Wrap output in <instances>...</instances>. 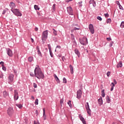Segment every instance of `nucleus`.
I'll return each instance as SVG.
<instances>
[{
	"instance_id": "f257e3e1",
	"label": "nucleus",
	"mask_w": 124,
	"mask_h": 124,
	"mask_svg": "<svg viewBox=\"0 0 124 124\" xmlns=\"http://www.w3.org/2000/svg\"><path fill=\"white\" fill-rule=\"evenodd\" d=\"M34 75L38 79H43L44 78V75L41 71V69L39 68L38 65H36L34 70Z\"/></svg>"
},
{
	"instance_id": "f03ea898",
	"label": "nucleus",
	"mask_w": 124,
	"mask_h": 124,
	"mask_svg": "<svg viewBox=\"0 0 124 124\" xmlns=\"http://www.w3.org/2000/svg\"><path fill=\"white\" fill-rule=\"evenodd\" d=\"M47 37H48V30L45 31L42 33V40L43 41V43H45V41H46Z\"/></svg>"
},
{
	"instance_id": "7ed1b4c3",
	"label": "nucleus",
	"mask_w": 124,
	"mask_h": 124,
	"mask_svg": "<svg viewBox=\"0 0 124 124\" xmlns=\"http://www.w3.org/2000/svg\"><path fill=\"white\" fill-rule=\"evenodd\" d=\"M11 11H12L13 13L16 16H22L21 12L19 11V9H11Z\"/></svg>"
},
{
	"instance_id": "20e7f679",
	"label": "nucleus",
	"mask_w": 124,
	"mask_h": 124,
	"mask_svg": "<svg viewBox=\"0 0 124 124\" xmlns=\"http://www.w3.org/2000/svg\"><path fill=\"white\" fill-rule=\"evenodd\" d=\"M79 42L82 45L86 46L88 44V39L86 37H84L82 39H79Z\"/></svg>"
},
{
	"instance_id": "39448f33",
	"label": "nucleus",
	"mask_w": 124,
	"mask_h": 124,
	"mask_svg": "<svg viewBox=\"0 0 124 124\" xmlns=\"http://www.w3.org/2000/svg\"><path fill=\"white\" fill-rule=\"evenodd\" d=\"M85 107L89 116H92V110H91V109L90 108V106L89 105L88 102H87L86 104H85Z\"/></svg>"
},
{
	"instance_id": "423d86ee",
	"label": "nucleus",
	"mask_w": 124,
	"mask_h": 124,
	"mask_svg": "<svg viewBox=\"0 0 124 124\" xmlns=\"http://www.w3.org/2000/svg\"><path fill=\"white\" fill-rule=\"evenodd\" d=\"M14 80V75L13 74L9 75L8 77V80L9 84H11V83L13 82Z\"/></svg>"
},
{
	"instance_id": "0eeeda50",
	"label": "nucleus",
	"mask_w": 124,
	"mask_h": 124,
	"mask_svg": "<svg viewBox=\"0 0 124 124\" xmlns=\"http://www.w3.org/2000/svg\"><path fill=\"white\" fill-rule=\"evenodd\" d=\"M89 30H90V32L93 34L94 33V29L93 28V24H90L89 26Z\"/></svg>"
},
{
	"instance_id": "6e6552de",
	"label": "nucleus",
	"mask_w": 124,
	"mask_h": 124,
	"mask_svg": "<svg viewBox=\"0 0 124 124\" xmlns=\"http://www.w3.org/2000/svg\"><path fill=\"white\" fill-rule=\"evenodd\" d=\"M117 80L116 79H113V82H112L110 84L111 88L110 91L112 92L114 90V87H115V85H117Z\"/></svg>"
},
{
	"instance_id": "1a4fd4ad",
	"label": "nucleus",
	"mask_w": 124,
	"mask_h": 124,
	"mask_svg": "<svg viewBox=\"0 0 124 124\" xmlns=\"http://www.w3.org/2000/svg\"><path fill=\"white\" fill-rule=\"evenodd\" d=\"M19 98V94L18 93V91L15 90L14 92V99L15 100H17Z\"/></svg>"
},
{
	"instance_id": "9d476101",
	"label": "nucleus",
	"mask_w": 124,
	"mask_h": 124,
	"mask_svg": "<svg viewBox=\"0 0 124 124\" xmlns=\"http://www.w3.org/2000/svg\"><path fill=\"white\" fill-rule=\"evenodd\" d=\"M81 96H82V91H81V90H79L77 93V97L78 99H80V98H81Z\"/></svg>"
},
{
	"instance_id": "9b49d317",
	"label": "nucleus",
	"mask_w": 124,
	"mask_h": 124,
	"mask_svg": "<svg viewBox=\"0 0 124 124\" xmlns=\"http://www.w3.org/2000/svg\"><path fill=\"white\" fill-rule=\"evenodd\" d=\"M67 10L69 15H73V10H72V8H71V7H68L67 8Z\"/></svg>"
},
{
	"instance_id": "f8f14e48",
	"label": "nucleus",
	"mask_w": 124,
	"mask_h": 124,
	"mask_svg": "<svg viewBox=\"0 0 124 124\" xmlns=\"http://www.w3.org/2000/svg\"><path fill=\"white\" fill-rule=\"evenodd\" d=\"M13 112H14L13 108H10L7 110V113L9 116H12V114H13Z\"/></svg>"
},
{
	"instance_id": "ddd939ff",
	"label": "nucleus",
	"mask_w": 124,
	"mask_h": 124,
	"mask_svg": "<svg viewBox=\"0 0 124 124\" xmlns=\"http://www.w3.org/2000/svg\"><path fill=\"white\" fill-rule=\"evenodd\" d=\"M7 54L9 57H12L13 56V53L12 52V50L10 49V48H8L7 49Z\"/></svg>"
},
{
	"instance_id": "4468645a",
	"label": "nucleus",
	"mask_w": 124,
	"mask_h": 124,
	"mask_svg": "<svg viewBox=\"0 0 124 124\" xmlns=\"http://www.w3.org/2000/svg\"><path fill=\"white\" fill-rule=\"evenodd\" d=\"M10 6L11 9H14V8H15V7H16V5H15V3L13 2H10Z\"/></svg>"
},
{
	"instance_id": "2eb2a0df",
	"label": "nucleus",
	"mask_w": 124,
	"mask_h": 124,
	"mask_svg": "<svg viewBox=\"0 0 124 124\" xmlns=\"http://www.w3.org/2000/svg\"><path fill=\"white\" fill-rule=\"evenodd\" d=\"M79 117L80 120L81 121V122H82L83 124H87L86 123V121L85 120V119L81 115H79Z\"/></svg>"
},
{
	"instance_id": "dca6fc26",
	"label": "nucleus",
	"mask_w": 124,
	"mask_h": 124,
	"mask_svg": "<svg viewBox=\"0 0 124 124\" xmlns=\"http://www.w3.org/2000/svg\"><path fill=\"white\" fill-rule=\"evenodd\" d=\"M98 103L100 106L102 105L103 102L102 101V97H100V98L98 100Z\"/></svg>"
},
{
	"instance_id": "f3484780",
	"label": "nucleus",
	"mask_w": 124,
	"mask_h": 124,
	"mask_svg": "<svg viewBox=\"0 0 124 124\" xmlns=\"http://www.w3.org/2000/svg\"><path fill=\"white\" fill-rule=\"evenodd\" d=\"M75 53L77 55V56L78 57H80V52H79V50L77 48L75 49Z\"/></svg>"
},
{
	"instance_id": "a211bd4d",
	"label": "nucleus",
	"mask_w": 124,
	"mask_h": 124,
	"mask_svg": "<svg viewBox=\"0 0 124 124\" xmlns=\"http://www.w3.org/2000/svg\"><path fill=\"white\" fill-rule=\"evenodd\" d=\"M43 118H44V121L46 120V114H45V108H43Z\"/></svg>"
},
{
	"instance_id": "6ab92c4d",
	"label": "nucleus",
	"mask_w": 124,
	"mask_h": 124,
	"mask_svg": "<svg viewBox=\"0 0 124 124\" xmlns=\"http://www.w3.org/2000/svg\"><path fill=\"white\" fill-rule=\"evenodd\" d=\"M69 68H70V70L71 74H73V73H74V72L73 71V67L72 66V65H69Z\"/></svg>"
},
{
	"instance_id": "aec40b11",
	"label": "nucleus",
	"mask_w": 124,
	"mask_h": 124,
	"mask_svg": "<svg viewBox=\"0 0 124 124\" xmlns=\"http://www.w3.org/2000/svg\"><path fill=\"white\" fill-rule=\"evenodd\" d=\"M54 77L56 81H57V82L60 83V79H59V78L57 77V75H54Z\"/></svg>"
},
{
	"instance_id": "412c9836",
	"label": "nucleus",
	"mask_w": 124,
	"mask_h": 124,
	"mask_svg": "<svg viewBox=\"0 0 124 124\" xmlns=\"http://www.w3.org/2000/svg\"><path fill=\"white\" fill-rule=\"evenodd\" d=\"M122 66H123V63H122V62H120L117 65V68H119V67H122Z\"/></svg>"
},
{
	"instance_id": "4be33fe9",
	"label": "nucleus",
	"mask_w": 124,
	"mask_h": 124,
	"mask_svg": "<svg viewBox=\"0 0 124 124\" xmlns=\"http://www.w3.org/2000/svg\"><path fill=\"white\" fill-rule=\"evenodd\" d=\"M3 95L4 97H6V96H8V93H7L6 91H4L3 93Z\"/></svg>"
},
{
	"instance_id": "5701e85b",
	"label": "nucleus",
	"mask_w": 124,
	"mask_h": 124,
	"mask_svg": "<svg viewBox=\"0 0 124 124\" xmlns=\"http://www.w3.org/2000/svg\"><path fill=\"white\" fill-rule=\"evenodd\" d=\"M16 105L17 106V107L19 108V109H21V108H23V105H22V104H16Z\"/></svg>"
},
{
	"instance_id": "b1692460",
	"label": "nucleus",
	"mask_w": 124,
	"mask_h": 124,
	"mask_svg": "<svg viewBox=\"0 0 124 124\" xmlns=\"http://www.w3.org/2000/svg\"><path fill=\"white\" fill-rule=\"evenodd\" d=\"M106 100L108 102V103H109L110 101V98L109 97V96H106Z\"/></svg>"
},
{
	"instance_id": "393cba45",
	"label": "nucleus",
	"mask_w": 124,
	"mask_h": 124,
	"mask_svg": "<svg viewBox=\"0 0 124 124\" xmlns=\"http://www.w3.org/2000/svg\"><path fill=\"white\" fill-rule=\"evenodd\" d=\"M28 61L29 62H31L32 61H33V57H30L28 58Z\"/></svg>"
},
{
	"instance_id": "a878e982",
	"label": "nucleus",
	"mask_w": 124,
	"mask_h": 124,
	"mask_svg": "<svg viewBox=\"0 0 124 124\" xmlns=\"http://www.w3.org/2000/svg\"><path fill=\"white\" fill-rule=\"evenodd\" d=\"M111 21L112 20H111V18H108L106 21V23H107V24H110V23H111Z\"/></svg>"
},
{
	"instance_id": "bb28decb",
	"label": "nucleus",
	"mask_w": 124,
	"mask_h": 124,
	"mask_svg": "<svg viewBox=\"0 0 124 124\" xmlns=\"http://www.w3.org/2000/svg\"><path fill=\"white\" fill-rule=\"evenodd\" d=\"M120 27H121L122 29H123V28H124V21H122V22H121V25H120Z\"/></svg>"
},
{
	"instance_id": "cd10ccee",
	"label": "nucleus",
	"mask_w": 124,
	"mask_h": 124,
	"mask_svg": "<svg viewBox=\"0 0 124 124\" xmlns=\"http://www.w3.org/2000/svg\"><path fill=\"white\" fill-rule=\"evenodd\" d=\"M34 9H35V10H39V8L38 6H37L36 5H35L34 6Z\"/></svg>"
},
{
	"instance_id": "c85d7f7f",
	"label": "nucleus",
	"mask_w": 124,
	"mask_h": 124,
	"mask_svg": "<svg viewBox=\"0 0 124 124\" xmlns=\"http://www.w3.org/2000/svg\"><path fill=\"white\" fill-rule=\"evenodd\" d=\"M47 46H48L49 51L51 52V51H52V47H51V45L48 44V45H47Z\"/></svg>"
},
{
	"instance_id": "c756f323",
	"label": "nucleus",
	"mask_w": 124,
	"mask_h": 124,
	"mask_svg": "<svg viewBox=\"0 0 124 124\" xmlns=\"http://www.w3.org/2000/svg\"><path fill=\"white\" fill-rule=\"evenodd\" d=\"M67 103L70 107H72V105L71 104V101H69Z\"/></svg>"
},
{
	"instance_id": "7c9ffc66",
	"label": "nucleus",
	"mask_w": 124,
	"mask_h": 124,
	"mask_svg": "<svg viewBox=\"0 0 124 124\" xmlns=\"http://www.w3.org/2000/svg\"><path fill=\"white\" fill-rule=\"evenodd\" d=\"M97 19L99 20V21H102V18L99 16H97Z\"/></svg>"
},
{
	"instance_id": "2f4dec72",
	"label": "nucleus",
	"mask_w": 124,
	"mask_h": 124,
	"mask_svg": "<svg viewBox=\"0 0 124 124\" xmlns=\"http://www.w3.org/2000/svg\"><path fill=\"white\" fill-rule=\"evenodd\" d=\"M38 52V54L39 55V56H41V57L42 56V55L41 54V52H40V50H37Z\"/></svg>"
},
{
	"instance_id": "473e14b6",
	"label": "nucleus",
	"mask_w": 124,
	"mask_h": 124,
	"mask_svg": "<svg viewBox=\"0 0 124 124\" xmlns=\"http://www.w3.org/2000/svg\"><path fill=\"white\" fill-rule=\"evenodd\" d=\"M67 80H66V78H63V83H64L65 84H66L67 83Z\"/></svg>"
},
{
	"instance_id": "72a5a7b5",
	"label": "nucleus",
	"mask_w": 124,
	"mask_h": 124,
	"mask_svg": "<svg viewBox=\"0 0 124 124\" xmlns=\"http://www.w3.org/2000/svg\"><path fill=\"white\" fill-rule=\"evenodd\" d=\"M35 105H38V99H36L35 101Z\"/></svg>"
},
{
	"instance_id": "f704fd0d",
	"label": "nucleus",
	"mask_w": 124,
	"mask_h": 124,
	"mask_svg": "<svg viewBox=\"0 0 124 124\" xmlns=\"http://www.w3.org/2000/svg\"><path fill=\"white\" fill-rule=\"evenodd\" d=\"M52 30L53 31V34H54V35H57V31H56V30L54 29Z\"/></svg>"
},
{
	"instance_id": "c9c22d12",
	"label": "nucleus",
	"mask_w": 124,
	"mask_h": 124,
	"mask_svg": "<svg viewBox=\"0 0 124 124\" xmlns=\"http://www.w3.org/2000/svg\"><path fill=\"white\" fill-rule=\"evenodd\" d=\"M119 5V7L120 8V9H121L122 10H124V8H123V6H122V5L120 4L118 5Z\"/></svg>"
},
{
	"instance_id": "e433bc0d",
	"label": "nucleus",
	"mask_w": 124,
	"mask_h": 124,
	"mask_svg": "<svg viewBox=\"0 0 124 124\" xmlns=\"http://www.w3.org/2000/svg\"><path fill=\"white\" fill-rule=\"evenodd\" d=\"M89 3H90V4H91L92 3H94V0H90Z\"/></svg>"
},
{
	"instance_id": "4c0bfd02",
	"label": "nucleus",
	"mask_w": 124,
	"mask_h": 124,
	"mask_svg": "<svg viewBox=\"0 0 124 124\" xmlns=\"http://www.w3.org/2000/svg\"><path fill=\"white\" fill-rule=\"evenodd\" d=\"M104 16L106 18H108V17H109V14H108V13L105 14Z\"/></svg>"
},
{
	"instance_id": "58836bf2",
	"label": "nucleus",
	"mask_w": 124,
	"mask_h": 124,
	"mask_svg": "<svg viewBox=\"0 0 124 124\" xmlns=\"http://www.w3.org/2000/svg\"><path fill=\"white\" fill-rule=\"evenodd\" d=\"M52 9L53 10H55L56 9V4H54L52 6Z\"/></svg>"
},
{
	"instance_id": "ea45409f",
	"label": "nucleus",
	"mask_w": 124,
	"mask_h": 124,
	"mask_svg": "<svg viewBox=\"0 0 124 124\" xmlns=\"http://www.w3.org/2000/svg\"><path fill=\"white\" fill-rule=\"evenodd\" d=\"M71 38L72 39H75V38L74 37V35H73V34H71Z\"/></svg>"
},
{
	"instance_id": "a19ab883",
	"label": "nucleus",
	"mask_w": 124,
	"mask_h": 124,
	"mask_svg": "<svg viewBox=\"0 0 124 124\" xmlns=\"http://www.w3.org/2000/svg\"><path fill=\"white\" fill-rule=\"evenodd\" d=\"M60 103H61V105H62V103H63V98H62V99H61L60 100Z\"/></svg>"
},
{
	"instance_id": "79ce46f5",
	"label": "nucleus",
	"mask_w": 124,
	"mask_h": 124,
	"mask_svg": "<svg viewBox=\"0 0 124 124\" xmlns=\"http://www.w3.org/2000/svg\"><path fill=\"white\" fill-rule=\"evenodd\" d=\"M2 68L4 71H6V67L5 66H3Z\"/></svg>"
},
{
	"instance_id": "37998d69",
	"label": "nucleus",
	"mask_w": 124,
	"mask_h": 124,
	"mask_svg": "<svg viewBox=\"0 0 124 124\" xmlns=\"http://www.w3.org/2000/svg\"><path fill=\"white\" fill-rule=\"evenodd\" d=\"M111 74V73L110 72H108L107 73V75L108 76V77H109V76H110V75Z\"/></svg>"
},
{
	"instance_id": "c03bdc74",
	"label": "nucleus",
	"mask_w": 124,
	"mask_h": 124,
	"mask_svg": "<svg viewBox=\"0 0 124 124\" xmlns=\"http://www.w3.org/2000/svg\"><path fill=\"white\" fill-rule=\"evenodd\" d=\"M33 87H34V88H37V85L34 83H33Z\"/></svg>"
},
{
	"instance_id": "a18cd8bd",
	"label": "nucleus",
	"mask_w": 124,
	"mask_h": 124,
	"mask_svg": "<svg viewBox=\"0 0 124 124\" xmlns=\"http://www.w3.org/2000/svg\"><path fill=\"white\" fill-rule=\"evenodd\" d=\"M50 55L52 58H53V53H52V50L49 51Z\"/></svg>"
},
{
	"instance_id": "49530a36",
	"label": "nucleus",
	"mask_w": 124,
	"mask_h": 124,
	"mask_svg": "<svg viewBox=\"0 0 124 124\" xmlns=\"http://www.w3.org/2000/svg\"><path fill=\"white\" fill-rule=\"evenodd\" d=\"M74 30H75V31H79V30H80V28H74Z\"/></svg>"
},
{
	"instance_id": "de8ad7c7",
	"label": "nucleus",
	"mask_w": 124,
	"mask_h": 124,
	"mask_svg": "<svg viewBox=\"0 0 124 124\" xmlns=\"http://www.w3.org/2000/svg\"><path fill=\"white\" fill-rule=\"evenodd\" d=\"M61 47L60 46H56V49H61Z\"/></svg>"
},
{
	"instance_id": "09e8293b",
	"label": "nucleus",
	"mask_w": 124,
	"mask_h": 124,
	"mask_svg": "<svg viewBox=\"0 0 124 124\" xmlns=\"http://www.w3.org/2000/svg\"><path fill=\"white\" fill-rule=\"evenodd\" d=\"M4 63V62H0V64L2 65V66H3Z\"/></svg>"
},
{
	"instance_id": "8fccbe9b",
	"label": "nucleus",
	"mask_w": 124,
	"mask_h": 124,
	"mask_svg": "<svg viewBox=\"0 0 124 124\" xmlns=\"http://www.w3.org/2000/svg\"><path fill=\"white\" fill-rule=\"evenodd\" d=\"M107 40H108V41H111V38H107Z\"/></svg>"
},
{
	"instance_id": "3c124183",
	"label": "nucleus",
	"mask_w": 124,
	"mask_h": 124,
	"mask_svg": "<svg viewBox=\"0 0 124 124\" xmlns=\"http://www.w3.org/2000/svg\"><path fill=\"white\" fill-rule=\"evenodd\" d=\"M116 3L117 4H118V5H120V4H121L120 3V2H119L118 1H116Z\"/></svg>"
},
{
	"instance_id": "603ef678",
	"label": "nucleus",
	"mask_w": 124,
	"mask_h": 124,
	"mask_svg": "<svg viewBox=\"0 0 124 124\" xmlns=\"http://www.w3.org/2000/svg\"><path fill=\"white\" fill-rule=\"evenodd\" d=\"M102 96L104 97L105 96V93H102Z\"/></svg>"
},
{
	"instance_id": "864d4df0",
	"label": "nucleus",
	"mask_w": 124,
	"mask_h": 124,
	"mask_svg": "<svg viewBox=\"0 0 124 124\" xmlns=\"http://www.w3.org/2000/svg\"><path fill=\"white\" fill-rule=\"evenodd\" d=\"M5 13H6V10H4L2 12V14L4 15L5 14Z\"/></svg>"
},
{
	"instance_id": "5fc2aeb1",
	"label": "nucleus",
	"mask_w": 124,
	"mask_h": 124,
	"mask_svg": "<svg viewBox=\"0 0 124 124\" xmlns=\"http://www.w3.org/2000/svg\"><path fill=\"white\" fill-rule=\"evenodd\" d=\"M35 113L37 114V115H38V114H39V113H38V110H36V111H35Z\"/></svg>"
},
{
	"instance_id": "6e6d98bb",
	"label": "nucleus",
	"mask_w": 124,
	"mask_h": 124,
	"mask_svg": "<svg viewBox=\"0 0 124 124\" xmlns=\"http://www.w3.org/2000/svg\"><path fill=\"white\" fill-rule=\"evenodd\" d=\"M37 14L38 15V16H41V15L39 13V12H38Z\"/></svg>"
},
{
	"instance_id": "4d7b16f0",
	"label": "nucleus",
	"mask_w": 124,
	"mask_h": 124,
	"mask_svg": "<svg viewBox=\"0 0 124 124\" xmlns=\"http://www.w3.org/2000/svg\"><path fill=\"white\" fill-rule=\"evenodd\" d=\"M38 31V28H35V31Z\"/></svg>"
},
{
	"instance_id": "13d9d810",
	"label": "nucleus",
	"mask_w": 124,
	"mask_h": 124,
	"mask_svg": "<svg viewBox=\"0 0 124 124\" xmlns=\"http://www.w3.org/2000/svg\"><path fill=\"white\" fill-rule=\"evenodd\" d=\"M31 99H33V100H34V97L33 96H31Z\"/></svg>"
},
{
	"instance_id": "bf43d9fd",
	"label": "nucleus",
	"mask_w": 124,
	"mask_h": 124,
	"mask_svg": "<svg viewBox=\"0 0 124 124\" xmlns=\"http://www.w3.org/2000/svg\"><path fill=\"white\" fill-rule=\"evenodd\" d=\"M73 43H74V44H75V45H77V43H76V41H74V42H73Z\"/></svg>"
},
{
	"instance_id": "052dcab7",
	"label": "nucleus",
	"mask_w": 124,
	"mask_h": 124,
	"mask_svg": "<svg viewBox=\"0 0 124 124\" xmlns=\"http://www.w3.org/2000/svg\"><path fill=\"white\" fill-rule=\"evenodd\" d=\"M75 31V30H74V28L71 30V32H73V31Z\"/></svg>"
},
{
	"instance_id": "680f3d73",
	"label": "nucleus",
	"mask_w": 124,
	"mask_h": 124,
	"mask_svg": "<svg viewBox=\"0 0 124 124\" xmlns=\"http://www.w3.org/2000/svg\"><path fill=\"white\" fill-rule=\"evenodd\" d=\"M101 93H104V90H102Z\"/></svg>"
},
{
	"instance_id": "e2e57ef3",
	"label": "nucleus",
	"mask_w": 124,
	"mask_h": 124,
	"mask_svg": "<svg viewBox=\"0 0 124 124\" xmlns=\"http://www.w3.org/2000/svg\"><path fill=\"white\" fill-rule=\"evenodd\" d=\"M31 42H32V43H33V39H32V38H31Z\"/></svg>"
},
{
	"instance_id": "0e129e2a",
	"label": "nucleus",
	"mask_w": 124,
	"mask_h": 124,
	"mask_svg": "<svg viewBox=\"0 0 124 124\" xmlns=\"http://www.w3.org/2000/svg\"><path fill=\"white\" fill-rule=\"evenodd\" d=\"M30 75H31V76H32L33 77V74H32V73H31Z\"/></svg>"
},
{
	"instance_id": "69168bd1",
	"label": "nucleus",
	"mask_w": 124,
	"mask_h": 124,
	"mask_svg": "<svg viewBox=\"0 0 124 124\" xmlns=\"http://www.w3.org/2000/svg\"><path fill=\"white\" fill-rule=\"evenodd\" d=\"M37 51H38V50H39V47H38V46H37Z\"/></svg>"
},
{
	"instance_id": "338daca9",
	"label": "nucleus",
	"mask_w": 124,
	"mask_h": 124,
	"mask_svg": "<svg viewBox=\"0 0 124 124\" xmlns=\"http://www.w3.org/2000/svg\"><path fill=\"white\" fill-rule=\"evenodd\" d=\"M3 78V75L0 76V78Z\"/></svg>"
},
{
	"instance_id": "774afa93",
	"label": "nucleus",
	"mask_w": 124,
	"mask_h": 124,
	"mask_svg": "<svg viewBox=\"0 0 124 124\" xmlns=\"http://www.w3.org/2000/svg\"><path fill=\"white\" fill-rule=\"evenodd\" d=\"M62 61H64V57H62Z\"/></svg>"
}]
</instances>
